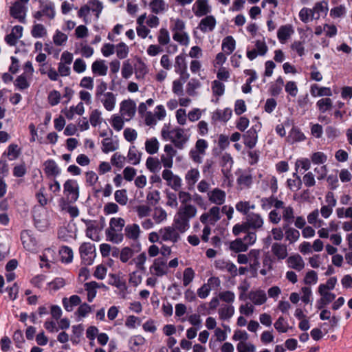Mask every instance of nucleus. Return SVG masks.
<instances>
[{"label": "nucleus", "instance_id": "12", "mask_svg": "<svg viewBox=\"0 0 352 352\" xmlns=\"http://www.w3.org/2000/svg\"><path fill=\"white\" fill-rule=\"evenodd\" d=\"M221 218V209L218 206H212L208 212L200 216V221L204 224L214 226Z\"/></svg>", "mask_w": 352, "mask_h": 352}, {"label": "nucleus", "instance_id": "23", "mask_svg": "<svg viewBox=\"0 0 352 352\" xmlns=\"http://www.w3.org/2000/svg\"><path fill=\"white\" fill-rule=\"evenodd\" d=\"M226 192L218 188L208 192V200L217 206L222 205L226 201Z\"/></svg>", "mask_w": 352, "mask_h": 352}, {"label": "nucleus", "instance_id": "48", "mask_svg": "<svg viewBox=\"0 0 352 352\" xmlns=\"http://www.w3.org/2000/svg\"><path fill=\"white\" fill-rule=\"evenodd\" d=\"M100 285L96 281H91L85 284V289L87 292V300L91 302L95 298L97 294V289Z\"/></svg>", "mask_w": 352, "mask_h": 352}, {"label": "nucleus", "instance_id": "44", "mask_svg": "<svg viewBox=\"0 0 352 352\" xmlns=\"http://www.w3.org/2000/svg\"><path fill=\"white\" fill-rule=\"evenodd\" d=\"M81 299L78 295H72L69 298H63L62 303L64 309L67 311H72L74 306L80 305Z\"/></svg>", "mask_w": 352, "mask_h": 352}, {"label": "nucleus", "instance_id": "11", "mask_svg": "<svg viewBox=\"0 0 352 352\" xmlns=\"http://www.w3.org/2000/svg\"><path fill=\"white\" fill-rule=\"evenodd\" d=\"M151 275L162 277L168 273L167 261L164 258H157L149 267Z\"/></svg>", "mask_w": 352, "mask_h": 352}, {"label": "nucleus", "instance_id": "25", "mask_svg": "<svg viewBox=\"0 0 352 352\" xmlns=\"http://www.w3.org/2000/svg\"><path fill=\"white\" fill-rule=\"evenodd\" d=\"M257 126H254L247 131V132L243 135L244 144L249 148H254L257 143Z\"/></svg>", "mask_w": 352, "mask_h": 352}, {"label": "nucleus", "instance_id": "32", "mask_svg": "<svg viewBox=\"0 0 352 352\" xmlns=\"http://www.w3.org/2000/svg\"><path fill=\"white\" fill-rule=\"evenodd\" d=\"M197 210L192 204L181 205L177 213L181 217L186 218L188 221L194 218L197 214Z\"/></svg>", "mask_w": 352, "mask_h": 352}, {"label": "nucleus", "instance_id": "15", "mask_svg": "<svg viewBox=\"0 0 352 352\" xmlns=\"http://www.w3.org/2000/svg\"><path fill=\"white\" fill-rule=\"evenodd\" d=\"M164 154L160 157V162L163 164L165 169H170L173 165V157L177 154V151L172 144H166L164 147Z\"/></svg>", "mask_w": 352, "mask_h": 352}, {"label": "nucleus", "instance_id": "9", "mask_svg": "<svg viewBox=\"0 0 352 352\" xmlns=\"http://www.w3.org/2000/svg\"><path fill=\"white\" fill-rule=\"evenodd\" d=\"M28 10V5L21 2H14L10 7L9 12L12 18L18 20L20 23H25Z\"/></svg>", "mask_w": 352, "mask_h": 352}, {"label": "nucleus", "instance_id": "29", "mask_svg": "<svg viewBox=\"0 0 352 352\" xmlns=\"http://www.w3.org/2000/svg\"><path fill=\"white\" fill-rule=\"evenodd\" d=\"M200 177V173L197 168H192L185 175V182L189 190H193L195 184Z\"/></svg>", "mask_w": 352, "mask_h": 352}, {"label": "nucleus", "instance_id": "39", "mask_svg": "<svg viewBox=\"0 0 352 352\" xmlns=\"http://www.w3.org/2000/svg\"><path fill=\"white\" fill-rule=\"evenodd\" d=\"M294 33L292 27L289 25H282L277 32V37L279 41L284 44Z\"/></svg>", "mask_w": 352, "mask_h": 352}, {"label": "nucleus", "instance_id": "62", "mask_svg": "<svg viewBox=\"0 0 352 352\" xmlns=\"http://www.w3.org/2000/svg\"><path fill=\"white\" fill-rule=\"evenodd\" d=\"M281 218H283V221L286 222L287 224H292L295 219L293 208L292 206L283 208Z\"/></svg>", "mask_w": 352, "mask_h": 352}, {"label": "nucleus", "instance_id": "22", "mask_svg": "<svg viewBox=\"0 0 352 352\" xmlns=\"http://www.w3.org/2000/svg\"><path fill=\"white\" fill-rule=\"evenodd\" d=\"M248 298L254 305L260 306L267 300L266 292L261 289L251 290L248 293Z\"/></svg>", "mask_w": 352, "mask_h": 352}, {"label": "nucleus", "instance_id": "21", "mask_svg": "<svg viewBox=\"0 0 352 352\" xmlns=\"http://www.w3.org/2000/svg\"><path fill=\"white\" fill-rule=\"evenodd\" d=\"M217 25V20L213 15L205 16L198 24V29L203 33L212 32Z\"/></svg>", "mask_w": 352, "mask_h": 352}, {"label": "nucleus", "instance_id": "59", "mask_svg": "<svg viewBox=\"0 0 352 352\" xmlns=\"http://www.w3.org/2000/svg\"><path fill=\"white\" fill-rule=\"evenodd\" d=\"M293 177H294V179H288L287 180V184L288 188L291 190H292L294 192H296L298 190H300L301 188L302 180H301L300 176H298L297 175V173H294L293 174Z\"/></svg>", "mask_w": 352, "mask_h": 352}, {"label": "nucleus", "instance_id": "41", "mask_svg": "<svg viewBox=\"0 0 352 352\" xmlns=\"http://www.w3.org/2000/svg\"><path fill=\"white\" fill-rule=\"evenodd\" d=\"M310 92L314 97L326 96V98H329L333 94L329 87H319L316 84L312 85L311 86Z\"/></svg>", "mask_w": 352, "mask_h": 352}, {"label": "nucleus", "instance_id": "37", "mask_svg": "<svg viewBox=\"0 0 352 352\" xmlns=\"http://www.w3.org/2000/svg\"><path fill=\"white\" fill-rule=\"evenodd\" d=\"M32 80V78L21 74L15 79L14 85L16 89L20 91H23L28 89L30 87Z\"/></svg>", "mask_w": 352, "mask_h": 352}, {"label": "nucleus", "instance_id": "33", "mask_svg": "<svg viewBox=\"0 0 352 352\" xmlns=\"http://www.w3.org/2000/svg\"><path fill=\"white\" fill-rule=\"evenodd\" d=\"M232 114V111L230 108H225L223 109H217L213 112L212 115V120L214 122H228Z\"/></svg>", "mask_w": 352, "mask_h": 352}, {"label": "nucleus", "instance_id": "16", "mask_svg": "<svg viewBox=\"0 0 352 352\" xmlns=\"http://www.w3.org/2000/svg\"><path fill=\"white\" fill-rule=\"evenodd\" d=\"M175 72L183 80H187L190 74L187 71V65L185 57L183 54H179L175 57L174 63Z\"/></svg>", "mask_w": 352, "mask_h": 352}, {"label": "nucleus", "instance_id": "63", "mask_svg": "<svg viewBox=\"0 0 352 352\" xmlns=\"http://www.w3.org/2000/svg\"><path fill=\"white\" fill-rule=\"evenodd\" d=\"M31 34L36 38H42L47 35V30L43 24H34L32 26Z\"/></svg>", "mask_w": 352, "mask_h": 352}, {"label": "nucleus", "instance_id": "28", "mask_svg": "<svg viewBox=\"0 0 352 352\" xmlns=\"http://www.w3.org/2000/svg\"><path fill=\"white\" fill-rule=\"evenodd\" d=\"M286 263L288 267L298 272L302 270L305 265L303 258L298 254H295L287 257Z\"/></svg>", "mask_w": 352, "mask_h": 352}, {"label": "nucleus", "instance_id": "17", "mask_svg": "<svg viewBox=\"0 0 352 352\" xmlns=\"http://www.w3.org/2000/svg\"><path fill=\"white\" fill-rule=\"evenodd\" d=\"M21 240L25 250L30 252H35L37 249V241L32 231L23 230L21 233Z\"/></svg>", "mask_w": 352, "mask_h": 352}, {"label": "nucleus", "instance_id": "55", "mask_svg": "<svg viewBox=\"0 0 352 352\" xmlns=\"http://www.w3.org/2000/svg\"><path fill=\"white\" fill-rule=\"evenodd\" d=\"M115 52L120 59L126 58L129 53V48L124 42H120L115 47Z\"/></svg>", "mask_w": 352, "mask_h": 352}, {"label": "nucleus", "instance_id": "57", "mask_svg": "<svg viewBox=\"0 0 352 352\" xmlns=\"http://www.w3.org/2000/svg\"><path fill=\"white\" fill-rule=\"evenodd\" d=\"M125 120L121 115L118 116L117 114H113L111 116L110 119V123L112 127L116 131H121L124 124Z\"/></svg>", "mask_w": 352, "mask_h": 352}, {"label": "nucleus", "instance_id": "6", "mask_svg": "<svg viewBox=\"0 0 352 352\" xmlns=\"http://www.w3.org/2000/svg\"><path fill=\"white\" fill-rule=\"evenodd\" d=\"M56 14L55 3L51 0H39L38 10L33 14V17L38 21L46 19L52 21Z\"/></svg>", "mask_w": 352, "mask_h": 352}, {"label": "nucleus", "instance_id": "54", "mask_svg": "<svg viewBox=\"0 0 352 352\" xmlns=\"http://www.w3.org/2000/svg\"><path fill=\"white\" fill-rule=\"evenodd\" d=\"M252 183V177L250 173L243 172L237 178V184L241 188H248Z\"/></svg>", "mask_w": 352, "mask_h": 352}, {"label": "nucleus", "instance_id": "30", "mask_svg": "<svg viewBox=\"0 0 352 352\" xmlns=\"http://www.w3.org/2000/svg\"><path fill=\"white\" fill-rule=\"evenodd\" d=\"M44 171L47 177H58L61 170L54 160H47L44 162Z\"/></svg>", "mask_w": 352, "mask_h": 352}, {"label": "nucleus", "instance_id": "38", "mask_svg": "<svg viewBox=\"0 0 352 352\" xmlns=\"http://www.w3.org/2000/svg\"><path fill=\"white\" fill-rule=\"evenodd\" d=\"M142 153L140 152L135 146H129L126 159L129 163L133 165H138L141 161Z\"/></svg>", "mask_w": 352, "mask_h": 352}, {"label": "nucleus", "instance_id": "43", "mask_svg": "<svg viewBox=\"0 0 352 352\" xmlns=\"http://www.w3.org/2000/svg\"><path fill=\"white\" fill-rule=\"evenodd\" d=\"M102 151L104 153H109L116 151L119 148V143L117 140H113L111 138H106L101 142Z\"/></svg>", "mask_w": 352, "mask_h": 352}, {"label": "nucleus", "instance_id": "20", "mask_svg": "<svg viewBox=\"0 0 352 352\" xmlns=\"http://www.w3.org/2000/svg\"><path fill=\"white\" fill-rule=\"evenodd\" d=\"M216 269L228 272L232 277L238 275L236 265L228 260L218 259L214 263Z\"/></svg>", "mask_w": 352, "mask_h": 352}, {"label": "nucleus", "instance_id": "2", "mask_svg": "<svg viewBox=\"0 0 352 352\" xmlns=\"http://www.w3.org/2000/svg\"><path fill=\"white\" fill-rule=\"evenodd\" d=\"M329 11L327 0L316 2L312 8H302L299 12V18L305 23L313 20L324 18Z\"/></svg>", "mask_w": 352, "mask_h": 352}, {"label": "nucleus", "instance_id": "27", "mask_svg": "<svg viewBox=\"0 0 352 352\" xmlns=\"http://www.w3.org/2000/svg\"><path fill=\"white\" fill-rule=\"evenodd\" d=\"M145 344V338L140 335L133 336L129 340V346L132 352H143Z\"/></svg>", "mask_w": 352, "mask_h": 352}, {"label": "nucleus", "instance_id": "19", "mask_svg": "<svg viewBox=\"0 0 352 352\" xmlns=\"http://www.w3.org/2000/svg\"><path fill=\"white\" fill-rule=\"evenodd\" d=\"M245 223L248 229L257 230L263 228L264 219L261 214L255 212H250L247 217H245Z\"/></svg>", "mask_w": 352, "mask_h": 352}, {"label": "nucleus", "instance_id": "40", "mask_svg": "<svg viewBox=\"0 0 352 352\" xmlns=\"http://www.w3.org/2000/svg\"><path fill=\"white\" fill-rule=\"evenodd\" d=\"M140 232V228L136 223L128 224L124 228L126 236L133 241H136L139 239Z\"/></svg>", "mask_w": 352, "mask_h": 352}, {"label": "nucleus", "instance_id": "46", "mask_svg": "<svg viewBox=\"0 0 352 352\" xmlns=\"http://www.w3.org/2000/svg\"><path fill=\"white\" fill-rule=\"evenodd\" d=\"M151 216L155 224H160L167 219V213L162 207L154 208Z\"/></svg>", "mask_w": 352, "mask_h": 352}, {"label": "nucleus", "instance_id": "56", "mask_svg": "<svg viewBox=\"0 0 352 352\" xmlns=\"http://www.w3.org/2000/svg\"><path fill=\"white\" fill-rule=\"evenodd\" d=\"M59 254L62 262L69 263L72 261L74 254L72 248L69 247L63 246L59 250Z\"/></svg>", "mask_w": 352, "mask_h": 352}, {"label": "nucleus", "instance_id": "8", "mask_svg": "<svg viewBox=\"0 0 352 352\" xmlns=\"http://www.w3.org/2000/svg\"><path fill=\"white\" fill-rule=\"evenodd\" d=\"M86 225V236L94 241L100 240V232L104 228V222L84 220Z\"/></svg>", "mask_w": 352, "mask_h": 352}, {"label": "nucleus", "instance_id": "58", "mask_svg": "<svg viewBox=\"0 0 352 352\" xmlns=\"http://www.w3.org/2000/svg\"><path fill=\"white\" fill-rule=\"evenodd\" d=\"M274 326L278 333H286L289 329L292 328L289 327L287 321L283 316L278 317L274 322Z\"/></svg>", "mask_w": 352, "mask_h": 352}, {"label": "nucleus", "instance_id": "3", "mask_svg": "<svg viewBox=\"0 0 352 352\" xmlns=\"http://www.w3.org/2000/svg\"><path fill=\"white\" fill-rule=\"evenodd\" d=\"M63 196L59 199L58 204L62 210L67 205L74 204L80 195V187L78 182L74 179H67L63 185Z\"/></svg>", "mask_w": 352, "mask_h": 352}, {"label": "nucleus", "instance_id": "35", "mask_svg": "<svg viewBox=\"0 0 352 352\" xmlns=\"http://www.w3.org/2000/svg\"><path fill=\"white\" fill-rule=\"evenodd\" d=\"M108 71V67L104 60H96L91 65V72L95 76H106Z\"/></svg>", "mask_w": 352, "mask_h": 352}, {"label": "nucleus", "instance_id": "42", "mask_svg": "<svg viewBox=\"0 0 352 352\" xmlns=\"http://www.w3.org/2000/svg\"><path fill=\"white\" fill-rule=\"evenodd\" d=\"M152 13L159 14L164 12L168 6L164 0H151L148 4Z\"/></svg>", "mask_w": 352, "mask_h": 352}, {"label": "nucleus", "instance_id": "10", "mask_svg": "<svg viewBox=\"0 0 352 352\" xmlns=\"http://www.w3.org/2000/svg\"><path fill=\"white\" fill-rule=\"evenodd\" d=\"M162 177L166 182L167 186L175 191L179 190L182 185V178L175 175L170 169H164L162 173Z\"/></svg>", "mask_w": 352, "mask_h": 352}, {"label": "nucleus", "instance_id": "52", "mask_svg": "<svg viewBox=\"0 0 352 352\" xmlns=\"http://www.w3.org/2000/svg\"><path fill=\"white\" fill-rule=\"evenodd\" d=\"M173 38L181 45L186 47L190 43V36L186 30L173 33Z\"/></svg>", "mask_w": 352, "mask_h": 352}, {"label": "nucleus", "instance_id": "60", "mask_svg": "<svg viewBox=\"0 0 352 352\" xmlns=\"http://www.w3.org/2000/svg\"><path fill=\"white\" fill-rule=\"evenodd\" d=\"M201 87V82L196 78H191L186 85V93L190 96H194L197 94L196 90Z\"/></svg>", "mask_w": 352, "mask_h": 352}, {"label": "nucleus", "instance_id": "53", "mask_svg": "<svg viewBox=\"0 0 352 352\" xmlns=\"http://www.w3.org/2000/svg\"><path fill=\"white\" fill-rule=\"evenodd\" d=\"M146 168L151 173H157L160 171L162 168L161 162L158 158L148 157L146 161Z\"/></svg>", "mask_w": 352, "mask_h": 352}, {"label": "nucleus", "instance_id": "7", "mask_svg": "<svg viewBox=\"0 0 352 352\" xmlns=\"http://www.w3.org/2000/svg\"><path fill=\"white\" fill-rule=\"evenodd\" d=\"M79 253L82 262L86 265H90L96 257V247L90 242H84L79 247Z\"/></svg>", "mask_w": 352, "mask_h": 352}, {"label": "nucleus", "instance_id": "34", "mask_svg": "<svg viewBox=\"0 0 352 352\" xmlns=\"http://www.w3.org/2000/svg\"><path fill=\"white\" fill-rule=\"evenodd\" d=\"M235 313L234 307L232 305L223 304L218 310L219 319L223 321H228Z\"/></svg>", "mask_w": 352, "mask_h": 352}, {"label": "nucleus", "instance_id": "1", "mask_svg": "<svg viewBox=\"0 0 352 352\" xmlns=\"http://www.w3.org/2000/svg\"><path fill=\"white\" fill-rule=\"evenodd\" d=\"M161 135L164 140H170L179 150L185 148L190 139V135L186 133V130L178 126L169 129L168 126L164 125L162 129Z\"/></svg>", "mask_w": 352, "mask_h": 352}, {"label": "nucleus", "instance_id": "18", "mask_svg": "<svg viewBox=\"0 0 352 352\" xmlns=\"http://www.w3.org/2000/svg\"><path fill=\"white\" fill-rule=\"evenodd\" d=\"M159 234L164 241H170L177 243L180 239V234L178 230L173 226H166L161 228Z\"/></svg>", "mask_w": 352, "mask_h": 352}, {"label": "nucleus", "instance_id": "31", "mask_svg": "<svg viewBox=\"0 0 352 352\" xmlns=\"http://www.w3.org/2000/svg\"><path fill=\"white\" fill-rule=\"evenodd\" d=\"M271 252L278 260H284L288 256L287 245L280 243H273L271 247Z\"/></svg>", "mask_w": 352, "mask_h": 352}, {"label": "nucleus", "instance_id": "14", "mask_svg": "<svg viewBox=\"0 0 352 352\" xmlns=\"http://www.w3.org/2000/svg\"><path fill=\"white\" fill-rule=\"evenodd\" d=\"M192 11L197 17H202L212 12V7L208 0H195L192 7Z\"/></svg>", "mask_w": 352, "mask_h": 352}, {"label": "nucleus", "instance_id": "26", "mask_svg": "<svg viewBox=\"0 0 352 352\" xmlns=\"http://www.w3.org/2000/svg\"><path fill=\"white\" fill-rule=\"evenodd\" d=\"M23 28L21 25H15L11 32L5 37V41L10 46H15L17 41L23 36Z\"/></svg>", "mask_w": 352, "mask_h": 352}, {"label": "nucleus", "instance_id": "47", "mask_svg": "<svg viewBox=\"0 0 352 352\" xmlns=\"http://www.w3.org/2000/svg\"><path fill=\"white\" fill-rule=\"evenodd\" d=\"M236 47V41L232 36L225 37L222 41V50L228 55L231 54Z\"/></svg>", "mask_w": 352, "mask_h": 352}, {"label": "nucleus", "instance_id": "24", "mask_svg": "<svg viewBox=\"0 0 352 352\" xmlns=\"http://www.w3.org/2000/svg\"><path fill=\"white\" fill-rule=\"evenodd\" d=\"M96 98L102 104L107 111H111L115 109L116 96L113 92H107L106 94H102Z\"/></svg>", "mask_w": 352, "mask_h": 352}, {"label": "nucleus", "instance_id": "51", "mask_svg": "<svg viewBox=\"0 0 352 352\" xmlns=\"http://www.w3.org/2000/svg\"><path fill=\"white\" fill-rule=\"evenodd\" d=\"M332 107L333 101L330 98H321L318 100L316 102V107L318 108V111L322 113H324L327 111L331 110Z\"/></svg>", "mask_w": 352, "mask_h": 352}, {"label": "nucleus", "instance_id": "45", "mask_svg": "<svg viewBox=\"0 0 352 352\" xmlns=\"http://www.w3.org/2000/svg\"><path fill=\"white\" fill-rule=\"evenodd\" d=\"M260 254L261 251L257 249H252L249 252L250 267L254 271H257L260 266Z\"/></svg>", "mask_w": 352, "mask_h": 352}, {"label": "nucleus", "instance_id": "49", "mask_svg": "<svg viewBox=\"0 0 352 352\" xmlns=\"http://www.w3.org/2000/svg\"><path fill=\"white\" fill-rule=\"evenodd\" d=\"M318 292L322 296L318 301V309H321L324 306L329 304L336 298V295L329 291L318 290Z\"/></svg>", "mask_w": 352, "mask_h": 352}, {"label": "nucleus", "instance_id": "61", "mask_svg": "<svg viewBox=\"0 0 352 352\" xmlns=\"http://www.w3.org/2000/svg\"><path fill=\"white\" fill-rule=\"evenodd\" d=\"M195 277V270L192 267H187L184 270L182 282L184 287L188 286Z\"/></svg>", "mask_w": 352, "mask_h": 352}, {"label": "nucleus", "instance_id": "13", "mask_svg": "<svg viewBox=\"0 0 352 352\" xmlns=\"http://www.w3.org/2000/svg\"><path fill=\"white\" fill-rule=\"evenodd\" d=\"M136 112V104L132 100H124L120 104V113L126 122L130 121Z\"/></svg>", "mask_w": 352, "mask_h": 352}, {"label": "nucleus", "instance_id": "36", "mask_svg": "<svg viewBox=\"0 0 352 352\" xmlns=\"http://www.w3.org/2000/svg\"><path fill=\"white\" fill-rule=\"evenodd\" d=\"M173 225L179 233H184L189 229L190 221L176 213L173 220Z\"/></svg>", "mask_w": 352, "mask_h": 352}, {"label": "nucleus", "instance_id": "5", "mask_svg": "<svg viewBox=\"0 0 352 352\" xmlns=\"http://www.w3.org/2000/svg\"><path fill=\"white\" fill-rule=\"evenodd\" d=\"M125 221L121 217H113L110 219L109 227L106 230L107 239L113 243L119 244L124 239L122 230Z\"/></svg>", "mask_w": 352, "mask_h": 352}, {"label": "nucleus", "instance_id": "4", "mask_svg": "<svg viewBox=\"0 0 352 352\" xmlns=\"http://www.w3.org/2000/svg\"><path fill=\"white\" fill-rule=\"evenodd\" d=\"M103 3L100 0H88L87 3L80 7L78 12V16L82 19L86 24L91 23L90 13L94 16V21H97L103 10Z\"/></svg>", "mask_w": 352, "mask_h": 352}, {"label": "nucleus", "instance_id": "50", "mask_svg": "<svg viewBox=\"0 0 352 352\" xmlns=\"http://www.w3.org/2000/svg\"><path fill=\"white\" fill-rule=\"evenodd\" d=\"M160 148V142L156 138H151L145 142V150L150 154L153 155L158 152Z\"/></svg>", "mask_w": 352, "mask_h": 352}, {"label": "nucleus", "instance_id": "64", "mask_svg": "<svg viewBox=\"0 0 352 352\" xmlns=\"http://www.w3.org/2000/svg\"><path fill=\"white\" fill-rule=\"evenodd\" d=\"M170 38L168 30L166 28H162L159 30L157 41L160 45H166L170 43Z\"/></svg>", "mask_w": 352, "mask_h": 352}]
</instances>
